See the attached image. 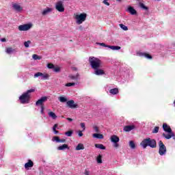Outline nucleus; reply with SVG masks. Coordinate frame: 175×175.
<instances>
[{
	"label": "nucleus",
	"instance_id": "f257e3e1",
	"mask_svg": "<svg viewBox=\"0 0 175 175\" xmlns=\"http://www.w3.org/2000/svg\"><path fill=\"white\" fill-rule=\"evenodd\" d=\"M141 147L146 149L147 147H150V148H157V141L154 139L148 137L142 140L140 143Z\"/></svg>",
	"mask_w": 175,
	"mask_h": 175
},
{
	"label": "nucleus",
	"instance_id": "f03ea898",
	"mask_svg": "<svg viewBox=\"0 0 175 175\" xmlns=\"http://www.w3.org/2000/svg\"><path fill=\"white\" fill-rule=\"evenodd\" d=\"M163 129L165 132H167V133H163V137H165V139H167V140H169V139H172V137H173V139H175L174 133H173V131H172V129L167 125V124L163 123Z\"/></svg>",
	"mask_w": 175,
	"mask_h": 175
},
{
	"label": "nucleus",
	"instance_id": "7ed1b4c3",
	"mask_svg": "<svg viewBox=\"0 0 175 175\" xmlns=\"http://www.w3.org/2000/svg\"><path fill=\"white\" fill-rule=\"evenodd\" d=\"M35 91V89H30L27 90L26 92L23 93L20 97L19 100L21 103L23 105L25 103H29V99H31V94Z\"/></svg>",
	"mask_w": 175,
	"mask_h": 175
},
{
	"label": "nucleus",
	"instance_id": "20e7f679",
	"mask_svg": "<svg viewBox=\"0 0 175 175\" xmlns=\"http://www.w3.org/2000/svg\"><path fill=\"white\" fill-rule=\"evenodd\" d=\"M89 62L90 64V66H92V68L94 70L99 69V68H100V66H102V61L95 57H90Z\"/></svg>",
	"mask_w": 175,
	"mask_h": 175
},
{
	"label": "nucleus",
	"instance_id": "39448f33",
	"mask_svg": "<svg viewBox=\"0 0 175 175\" xmlns=\"http://www.w3.org/2000/svg\"><path fill=\"white\" fill-rule=\"evenodd\" d=\"M74 18L76 20V24L80 25L81 24L83 23L85 20H87V14L81 13L79 14H75Z\"/></svg>",
	"mask_w": 175,
	"mask_h": 175
},
{
	"label": "nucleus",
	"instance_id": "423d86ee",
	"mask_svg": "<svg viewBox=\"0 0 175 175\" xmlns=\"http://www.w3.org/2000/svg\"><path fill=\"white\" fill-rule=\"evenodd\" d=\"M159 155H166V146L162 141H159Z\"/></svg>",
	"mask_w": 175,
	"mask_h": 175
},
{
	"label": "nucleus",
	"instance_id": "0eeeda50",
	"mask_svg": "<svg viewBox=\"0 0 175 175\" xmlns=\"http://www.w3.org/2000/svg\"><path fill=\"white\" fill-rule=\"evenodd\" d=\"M55 8L59 13H64L65 12V7L64 6V2L59 1L55 3Z\"/></svg>",
	"mask_w": 175,
	"mask_h": 175
},
{
	"label": "nucleus",
	"instance_id": "6e6552de",
	"mask_svg": "<svg viewBox=\"0 0 175 175\" xmlns=\"http://www.w3.org/2000/svg\"><path fill=\"white\" fill-rule=\"evenodd\" d=\"M36 77H40L41 80H49L50 75H49V74H43L38 72L34 74V79H36Z\"/></svg>",
	"mask_w": 175,
	"mask_h": 175
},
{
	"label": "nucleus",
	"instance_id": "1a4fd4ad",
	"mask_svg": "<svg viewBox=\"0 0 175 175\" xmlns=\"http://www.w3.org/2000/svg\"><path fill=\"white\" fill-rule=\"evenodd\" d=\"M32 28V24H25V25H21L18 26V30L19 31H28Z\"/></svg>",
	"mask_w": 175,
	"mask_h": 175
},
{
	"label": "nucleus",
	"instance_id": "9d476101",
	"mask_svg": "<svg viewBox=\"0 0 175 175\" xmlns=\"http://www.w3.org/2000/svg\"><path fill=\"white\" fill-rule=\"evenodd\" d=\"M47 96H42L41 97L40 99H38L36 103V106H43V103H44V102H47Z\"/></svg>",
	"mask_w": 175,
	"mask_h": 175
},
{
	"label": "nucleus",
	"instance_id": "9b49d317",
	"mask_svg": "<svg viewBox=\"0 0 175 175\" xmlns=\"http://www.w3.org/2000/svg\"><path fill=\"white\" fill-rule=\"evenodd\" d=\"M12 8L15 12H17L18 13H21L23 12V7L17 3H14L12 4Z\"/></svg>",
	"mask_w": 175,
	"mask_h": 175
},
{
	"label": "nucleus",
	"instance_id": "f8f14e48",
	"mask_svg": "<svg viewBox=\"0 0 175 175\" xmlns=\"http://www.w3.org/2000/svg\"><path fill=\"white\" fill-rule=\"evenodd\" d=\"M66 105L70 109H77V104L75 103L73 100L67 101Z\"/></svg>",
	"mask_w": 175,
	"mask_h": 175
},
{
	"label": "nucleus",
	"instance_id": "ddd939ff",
	"mask_svg": "<svg viewBox=\"0 0 175 175\" xmlns=\"http://www.w3.org/2000/svg\"><path fill=\"white\" fill-rule=\"evenodd\" d=\"M135 128H136L135 125H128L124 127L123 131L124 132H131V131H133Z\"/></svg>",
	"mask_w": 175,
	"mask_h": 175
},
{
	"label": "nucleus",
	"instance_id": "4468645a",
	"mask_svg": "<svg viewBox=\"0 0 175 175\" xmlns=\"http://www.w3.org/2000/svg\"><path fill=\"white\" fill-rule=\"evenodd\" d=\"M53 142H55L56 143H65L66 142V139H59V137L55 136L52 138Z\"/></svg>",
	"mask_w": 175,
	"mask_h": 175
},
{
	"label": "nucleus",
	"instance_id": "2eb2a0df",
	"mask_svg": "<svg viewBox=\"0 0 175 175\" xmlns=\"http://www.w3.org/2000/svg\"><path fill=\"white\" fill-rule=\"evenodd\" d=\"M94 75L96 76H102L103 75H105V71L102 69H94Z\"/></svg>",
	"mask_w": 175,
	"mask_h": 175
},
{
	"label": "nucleus",
	"instance_id": "dca6fc26",
	"mask_svg": "<svg viewBox=\"0 0 175 175\" xmlns=\"http://www.w3.org/2000/svg\"><path fill=\"white\" fill-rule=\"evenodd\" d=\"M66 149L69 150V146H68V144H66L57 147V150L59 151H64V150H66Z\"/></svg>",
	"mask_w": 175,
	"mask_h": 175
},
{
	"label": "nucleus",
	"instance_id": "f3484780",
	"mask_svg": "<svg viewBox=\"0 0 175 175\" xmlns=\"http://www.w3.org/2000/svg\"><path fill=\"white\" fill-rule=\"evenodd\" d=\"M127 12H129V13H131L132 15H135L137 13L136 10H135V8H133L132 6L128 7Z\"/></svg>",
	"mask_w": 175,
	"mask_h": 175
},
{
	"label": "nucleus",
	"instance_id": "a211bd4d",
	"mask_svg": "<svg viewBox=\"0 0 175 175\" xmlns=\"http://www.w3.org/2000/svg\"><path fill=\"white\" fill-rule=\"evenodd\" d=\"M52 11H53V9L50 8H46L42 11V16H46V14H49V13H51Z\"/></svg>",
	"mask_w": 175,
	"mask_h": 175
},
{
	"label": "nucleus",
	"instance_id": "6ab92c4d",
	"mask_svg": "<svg viewBox=\"0 0 175 175\" xmlns=\"http://www.w3.org/2000/svg\"><path fill=\"white\" fill-rule=\"evenodd\" d=\"M111 142L112 143H118V142H120V137H118L117 135H112L111 137Z\"/></svg>",
	"mask_w": 175,
	"mask_h": 175
},
{
	"label": "nucleus",
	"instance_id": "aec40b11",
	"mask_svg": "<svg viewBox=\"0 0 175 175\" xmlns=\"http://www.w3.org/2000/svg\"><path fill=\"white\" fill-rule=\"evenodd\" d=\"M138 54H139V57H144L145 58H148V59H151V58H152V57H151V55H150L149 54H147V53H139Z\"/></svg>",
	"mask_w": 175,
	"mask_h": 175
},
{
	"label": "nucleus",
	"instance_id": "412c9836",
	"mask_svg": "<svg viewBox=\"0 0 175 175\" xmlns=\"http://www.w3.org/2000/svg\"><path fill=\"white\" fill-rule=\"evenodd\" d=\"M48 116L49 117H50L51 118H52V120H57V115L55 114V113L53 112V111H50L48 113Z\"/></svg>",
	"mask_w": 175,
	"mask_h": 175
},
{
	"label": "nucleus",
	"instance_id": "4be33fe9",
	"mask_svg": "<svg viewBox=\"0 0 175 175\" xmlns=\"http://www.w3.org/2000/svg\"><path fill=\"white\" fill-rule=\"evenodd\" d=\"M69 79L71 80H75L77 81L79 80V74H76L75 75H70L68 76Z\"/></svg>",
	"mask_w": 175,
	"mask_h": 175
},
{
	"label": "nucleus",
	"instance_id": "5701e85b",
	"mask_svg": "<svg viewBox=\"0 0 175 175\" xmlns=\"http://www.w3.org/2000/svg\"><path fill=\"white\" fill-rule=\"evenodd\" d=\"M33 166V162H32L31 160H29V161L25 164V169H28V167H32Z\"/></svg>",
	"mask_w": 175,
	"mask_h": 175
},
{
	"label": "nucleus",
	"instance_id": "b1692460",
	"mask_svg": "<svg viewBox=\"0 0 175 175\" xmlns=\"http://www.w3.org/2000/svg\"><path fill=\"white\" fill-rule=\"evenodd\" d=\"M84 144H79L76 148H75V150L76 151H80V150H84Z\"/></svg>",
	"mask_w": 175,
	"mask_h": 175
},
{
	"label": "nucleus",
	"instance_id": "393cba45",
	"mask_svg": "<svg viewBox=\"0 0 175 175\" xmlns=\"http://www.w3.org/2000/svg\"><path fill=\"white\" fill-rule=\"evenodd\" d=\"M129 146L131 148V150H135V148H136V144H135V142L133 141H130L129 142Z\"/></svg>",
	"mask_w": 175,
	"mask_h": 175
},
{
	"label": "nucleus",
	"instance_id": "a878e982",
	"mask_svg": "<svg viewBox=\"0 0 175 175\" xmlns=\"http://www.w3.org/2000/svg\"><path fill=\"white\" fill-rule=\"evenodd\" d=\"M95 147L96 148H99L100 150H106V147H105L103 144H95Z\"/></svg>",
	"mask_w": 175,
	"mask_h": 175
},
{
	"label": "nucleus",
	"instance_id": "bb28decb",
	"mask_svg": "<svg viewBox=\"0 0 175 175\" xmlns=\"http://www.w3.org/2000/svg\"><path fill=\"white\" fill-rule=\"evenodd\" d=\"M14 51H16V50L13 49V48L12 47L6 48V50H5V52L7 53V54H12V53H14Z\"/></svg>",
	"mask_w": 175,
	"mask_h": 175
},
{
	"label": "nucleus",
	"instance_id": "cd10ccee",
	"mask_svg": "<svg viewBox=\"0 0 175 175\" xmlns=\"http://www.w3.org/2000/svg\"><path fill=\"white\" fill-rule=\"evenodd\" d=\"M92 137L96 139H103V135L99 133H94Z\"/></svg>",
	"mask_w": 175,
	"mask_h": 175
},
{
	"label": "nucleus",
	"instance_id": "c85d7f7f",
	"mask_svg": "<svg viewBox=\"0 0 175 175\" xmlns=\"http://www.w3.org/2000/svg\"><path fill=\"white\" fill-rule=\"evenodd\" d=\"M110 94L112 95H117L118 94V89L117 88H113L109 90Z\"/></svg>",
	"mask_w": 175,
	"mask_h": 175
},
{
	"label": "nucleus",
	"instance_id": "c756f323",
	"mask_svg": "<svg viewBox=\"0 0 175 175\" xmlns=\"http://www.w3.org/2000/svg\"><path fill=\"white\" fill-rule=\"evenodd\" d=\"M108 49H111V50H121V46H108Z\"/></svg>",
	"mask_w": 175,
	"mask_h": 175
},
{
	"label": "nucleus",
	"instance_id": "7c9ffc66",
	"mask_svg": "<svg viewBox=\"0 0 175 175\" xmlns=\"http://www.w3.org/2000/svg\"><path fill=\"white\" fill-rule=\"evenodd\" d=\"M139 8H141V9H143L144 10H148V7L146 6V5H144V3H139Z\"/></svg>",
	"mask_w": 175,
	"mask_h": 175
},
{
	"label": "nucleus",
	"instance_id": "2f4dec72",
	"mask_svg": "<svg viewBox=\"0 0 175 175\" xmlns=\"http://www.w3.org/2000/svg\"><path fill=\"white\" fill-rule=\"evenodd\" d=\"M59 100L62 103H65V102H68V99L64 96L59 97Z\"/></svg>",
	"mask_w": 175,
	"mask_h": 175
},
{
	"label": "nucleus",
	"instance_id": "473e14b6",
	"mask_svg": "<svg viewBox=\"0 0 175 175\" xmlns=\"http://www.w3.org/2000/svg\"><path fill=\"white\" fill-rule=\"evenodd\" d=\"M32 58H33V59H34L36 61L38 60V59H42V57H40V56H39V55H38L36 54H33L32 55Z\"/></svg>",
	"mask_w": 175,
	"mask_h": 175
},
{
	"label": "nucleus",
	"instance_id": "72a5a7b5",
	"mask_svg": "<svg viewBox=\"0 0 175 175\" xmlns=\"http://www.w3.org/2000/svg\"><path fill=\"white\" fill-rule=\"evenodd\" d=\"M66 136L70 137L73 135V131L70 130L65 133Z\"/></svg>",
	"mask_w": 175,
	"mask_h": 175
},
{
	"label": "nucleus",
	"instance_id": "f704fd0d",
	"mask_svg": "<svg viewBox=\"0 0 175 175\" xmlns=\"http://www.w3.org/2000/svg\"><path fill=\"white\" fill-rule=\"evenodd\" d=\"M119 26L122 29H123V31H128V27H126L125 25L120 24Z\"/></svg>",
	"mask_w": 175,
	"mask_h": 175
},
{
	"label": "nucleus",
	"instance_id": "c9c22d12",
	"mask_svg": "<svg viewBox=\"0 0 175 175\" xmlns=\"http://www.w3.org/2000/svg\"><path fill=\"white\" fill-rule=\"evenodd\" d=\"M31 40H27V41L25 42H24L25 47L28 49V47H29V45L31 44Z\"/></svg>",
	"mask_w": 175,
	"mask_h": 175
},
{
	"label": "nucleus",
	"instance_id": "e433bc0d",
	"mask_svg": "<svg viewBox=\"0 0 175 175\" xmlns=\"http://www.w3.org/2000/svg\"><path fill=\"white\" fill-rule=\"evenodd\" d=\"M96 161L98 163H102V154H99L96 158Z\"/></svg>",
	"mask_w": 175,
	"mask_h": 175
},
{
	"label": "nucleus",
	"instance_id": "4c0bfd02",
	"mask_svg": "<svg viewBox=\"0 0 175 175\" xmlns=\"http://www.w3.org/2000/svg\"><path fill=\"white\" fill-rule=\"evenodd\" d=\"M159 132V126H155L152 131V133H158Z\"/></svg>",
	"mask_w": 175,
	"mask_h": 175
},
{
	"label": "nucleus",
	"instance_id": "58836bf2",
	"mask_svg": "<svg viewBox=\"0 0 175 175\" xmlns=\"http://www.w3.org/2000/svg\"><path fill=\"white\" fill-rule=\"evenodd\" d=\"M76 85L75 83H68L65 85L66 87H73Z\"/></svg>",
	"mask_w": 175,
	"mask_h": 175
},
{
	"label": "nucleus",
	"instance_id": "ea45409f",
	"mask_svg": "<svg viewBox=\"0 0 175 175\" xmlns=\"http://www.w3.org/2000/svg\"><path fill=\"white\" fill-rule=\"evenodd\" d=\"M61 70V68L60 67H59V66H55L54 68H53V72H59Z\"/></svg>",
	"mask_w": 175,
	"mask_h": 175
},
{
	"label": "nucleus",
	"instance_id": "a19ab883",
	"mask_svg": "<svg viewBox=\"0 0 175 175\" xmlns=\"http://www.w3.org/2000/svg\"><path fill=\"white\" fill-rule=\"evenodd\" d=\"M103 3L104 5H106V6H110V3L109 2V0H103Z\"/></svg>",
	"mask_w": 175,
	"mask_h": 175
},
{
	"label": "nucleus",
	"instance_id": "79ce46f5",
	"mask_svg": "<svg viewBox=\"0 0 175 175\" xmlns=\"http://www.w3.org/2000/svg\"><path fill=\"white\" fill-rule=\"evenodd\" d=\"M54 67H55V66L53 64H47V68H49V69H54Z\"/></svg>",
	"mask_w": 175,
	"mask_h": 175
},
{
	"label": "nucleus",
	"instance_id": "37998d69",
	"mask_svg": "<svg viewBox=\"0 0 175 175\" xmlns=\"http://www.w3.org/2000/svg\"><path fill=\"white\" fill-rule=\"evenodd\" d=\"M97 44H99V46H103V47H109V45H106V44L102 42V43H97Z\"/></svg>",
	"mask_w": 175,
	"mask_h": 175
},
{
	"label": "nucleus",
	"instance_id": "c03bdc74",
	"mask_svg": "<svg viewBox=\"0 0 175 175\" xmlns=\"http://www.w3.org/2000/svg\"><path fill=\"white\" fill-rule=\"evenodd\" d=\"M41 114H44V107L43 105L41 106V111H40Z\"/></svg>",
	"mask_w": 175,
	"mask_h": 175
},
{
	"label": "nucleus",
	"instance_id": "a18cd8bd",
	"mask_svg": "<svg viewBox=\"0 0 175 175\" xmlns=\"http://www.w3.org/2000/svg\"><path fill=\"white\" fill-rule=\"evenodd\" d=\"M81 127L85 131V124L84 122L81 123Z\"/></svg>",
	"mask_w": 175,
	"mask_h": 175
},
{
	"label": "nucleus",
	"instance_id": "49530a36",
	"mask_svg": "<svg viewBox=\"0 0 175 175\" xmlns=\"http://www.w3.org/2000/svg\"><path fill=\"white\" fill-rule=\"evenodd\" d=\"M94 130L97 133H99V129L98 128V126H94Z\"/></svg>",
	"mask_w": 175,
	"mask_h": 175
},
{
	"label": "nucleus",
	"instance_id": "de8ad7c7",
	"mask_svg": "<svg viewBox=\"0 0 175 175\" xmlns=\"http://www.w3.org/2000/svg\"><path fill=\"white\" fill-rule=\"evenodd\" d=\"M113 147H115V148H118V147H120V144H118V142L113 143Z\"/></svg>",
	"mask_w": 175,
	"mask_h": 175
},
{
	"label": "nucleus",
	"instance_id": "09e8293b",
	"mask_svg": "<svg viewBox=\"0 0 175 175\" xmlns=\"http://www.w3.org/2000/svg\"><path fill=\"white\" fill-rule=\"evenodd\" d=\"M83 135V131H79L78 132V136H79V137H81Z\"/></svg>",
	"mask_w": 175,
	"mask_h": 175
},
{
	"label": "nucleus",
	"instance_id": "8fccbe9b",
	"mask_svg": "<svg viewBox=\"0 0 175 175\" xmlns=\"http://www.w3.org/2000/svg\"><path fill=\"white\" fill-rule=\"evenodd\" d=\"M57 128H58V124H55L53 127V131H55L57 130Z\"/></svg>",
	"mask_w": 175,
	"mask_h": 175
},
{
	"label": "nucleus",
	"instance_id": "3c124183",
	"mask_svg": "<svg viewBox=\"0 0 175 175\" xmlns=\"http://www.w3.org/2000/svg\"><path fill=\"white\" fill-rule=\"evenodd\" d=\"M84 174H85V175H90V171H88V170H85Z\"/></svg>",
	"mask_w": 175,
	"mask_h": 175
},
{
	"label": "nucleus",
	"instance_id": "603ef678",
	"mask_svg": "<svg viewBox=\"0 0 175 175\" xmlns=\"http://www.w3.org/2000/svg\"><path fill=\"white\" fill-rule=\"evenodd\" d=\"M66 120L68 121H70V122H72V121H73V119L70 118H67Z\"/></svg>",
	"mask_w": 175,
	"mask_h": 175
},
{
	"label": "nucleus",
	"instance_id": "864d4df0",
	"mask_svg": "<svg viewBox=\"0 0 175 175\" xmlns=\"http://www.w3.org/2000/svg\"><path fill=\"white\" fill-rule=\"evenodd\" d=\"M1 42H6V38H1Z\"/></svg>",
	"mask_w": 175,
	"mask_h": 175
},
{
	"label": "nucleus",
	"instance_id": "5fc2aeb1",
	"mask_svg": "<svg viewBox=\"0 0 175 175\" xmlns=\"http://www.w3.org/2000/svg\"><path fill=\"white\" fill-rule=\"evenodd\" d=\"M53 132H54L55 135H57L58 133V131H57V130H53Z\"/></svg>",
	"mask_w": 175,
	"mask_h": 175
},
{
	"label": "nucleus",
	"instance_id": "6e6d98bb",
	"mask_svg": "<svg viewBox=\"0 0 175 175\" xmlns=\"http://www.w3.org/2000/svg\"><path fill=\"white\" fill-rule=\"evenodd\" d=\"M79 29H83V27H82V26H80V27H79Z\"/></svg>",
	"mask_w": 175,
	"mask_h": 175
},
{
	"label": "nucleus",
	"instance_id": "4d7b16f0",
	"mask_svg": "<svg viewBox=\"0 0 175 175\" xmlns=\"http://www.w3.org/2000/svg\"><path fill=\"white\" fill-rule=\"evenodd\" d=\"M117 2H121V0H116Z\"/></svg>",
	"mask_w": 175,
	"mask_h": 175
},
{
	"label": "nucleus",
	"instance_id": "13d9d810",
	"mask_svg": "<svg viewBox=\"0 0 175 175\" xmlns=\"http://www.w3.org/2000/svg\"><path fill=\"white\" fill-rule=\"evenodd\" d=\"M174 106H175V100L174 101Z\"/></svg>",
	"mask_w": 175,
	"mask_h": 175
}]
</instances>
